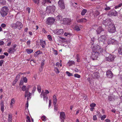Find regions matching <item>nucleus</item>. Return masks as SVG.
<instances>
[{
	"mask_svg": "<svg viewBox=\"0 0 122 122\" xmlns=\"http://www.w3.org/2000/svg\"><path fill=\"white\" fill-rule=\"evenodd\" d=\"M55 9V7L54 6H49L46 7V11L49 13H52L54 12Z\"/></svg>",
	"mask_w": 122,
	"mask_h": 122,
	"instance_id": "obj_6",
	"label": "nucleus"
},
{
	"mask_svg": "<svg viewBox=\"0 0 122 122\" xmlns=\"http://www.w3.org/2000/svg\"><path fill=\"white\" fill-rule=\"evenodd\" d=\"M36 86H34L33 87V89L32 92V94L34 93L35 92V91H36Z\"/></svg>",
	"mask_w": 122,
	"mask_h": 122,
	"instance_id": "obj_43",
	"label": "nucleus"
},
{
	"mask_svg": "<svg viewBox=\"0 0 122 122\" xmlns=\"http://www.w3.org/2000/svg\"><path fill=\"white\" fill-rule=\"evenodd\" d=\"M46 3L45 0H43L42 2V4L43 5H44Z\"/></svg>",
	"mask_w": 122,
	"mask_h": 122,
	"instance_id": "obj_60",
	"label": "nucleus"
},
{
	"mask_svg": "<svg viewBox=\"0 0 122 122\" xmlns=\"http://www.w3.org/2000/svg\"><path fill=\"white\" fill-rule=\"evenodd\" d=\"M40 45L42 48H44L45 47L46 45L45 41H44L43 40H40Z\"/></svg>",
	"mask_w": 122,
	"mask_h": 122,
	"instance_id": "obj_17",
	"label": "nucleus"
},
{
	"mask_svg": "<svg viewBox=\"0 0 122 122\" xmlns=\"http://www.w3.org/2000/svg\"><path fill=\"white\" fill-rule=\"evenodd\" d=\"M12 119V116L11 114H9V115L8 118V122H11Z\"/></svg>",
	"mask_w": 122,
	"mask_h": 122,
	"instance_id": "obj_27",
	"label": "nucleus"
},
{
	"mask_svg": "<svg viewBox=\"0 0 122 122\" xmlns=\"http://www.w3.org/2000/svg\"><path fill=\"white\" fill-rule=\"evenodd\" d=\"M87 19L85 18H82L78 20H77L78 22H86L87 21Z\"/></svg>",
	"mask_w": 122,
	"mask_h": 122,
	"instance_id": "obj_22",
	"label": "nucleus"
},
{
	"mask_svg": "<svg viewBox=\"0 0 122 122\" xmlns=\"http://www.w3.org/2000/svg\"><path fill=\"white\" fill-rule=\"evenodd\" d=\"M108 31L110 33H114L116 31V28L113 24L109 26Z\"/></svg>",
	"mask_w": 122,
	"mask_h": 122,
	"instance_id": "obj_4",
	"label": "nucleus"
},
{
	"mask_svg": "<svg viewBox=\"0 0 122 122\" xmlns=\"http://www.w3.org/2000/svg\"><path fill=\"white\" fill-rule=\"evenodd\" d=\"M112 21L110 19H107L105 20H104L103 21V24L106 26H109L113 24Z\"/></svg>",
	"mask_w": 122,
	"mask_h": 122,
	"instance_id": "obj_5",
	"label": "nucleus"
},
{
	"mask_svg": "<svg viewBox=\"0 0 122 122\" xmlns=\"http://www.w3.org/2000/svg\"><path fill=\"white\" fill-rule=\"evenodd\" d=\"M15 50L14 48H10L9 49V52L12 53L15 51Z\"/></svg>",
	"mask_w": 122,
	"mask_h": 122,
	"instance_id": "obj_31",
	"label": "nucleus"
},
{
	"mask_svg": "<svg viewBox=\"0 0 122 122\" xmlns=\"http://www.w3.org/2000/svg\"><path fill=\"white\" fill-rule=\"evenodd\" d=\"M64 32L63 29H60L59 30L57 29L54 31V32L55 34L59 35L63 34Z\"/></svg>",
	"mask_w": 122,
	"mask_h": 122,
	"instance_id": "obj_10",
	"label": "nucleus"
},
{
	"mask_svg": "<svg viewBox=\"0 0 122 122\" xmlns=\"http://www.w3.org/2000/svg\"><path fill=\"white\" fill-rule=\"evenodd\" d=\"M27 53L28 54H30L33 51V50L32 49H27L26 50Z\"/></svg>",
	"mask_w": 122,
	"mask_h": 122,
	"instance_id": "obj_29",
	"label": "nucleus"
},
{
	"mask_svg": "<svg viewBox=\"0 0 122 122\" xmlns=\"http://www.w3.org/2000/svg\"><path fill=\"white\" fill-rule=\"evenodd\" d=\"M55 19L53 18L49 17L47 18L46 22L48 25H50L55 22Z\"/></svg>",
	"mask_w": 122,
	"mask_h": 122,
	"instance_id": "obj_9",
	"label": "nucleus"
},
{
	"mask_svg": "<svg viewBox=\"0 0 122 122\" xmlns=\"http://www.w3.org/2000/svg\"><path fill=\"white\" fill-rule=\"evenodd\" d=\"M93 50H95L97 51H99V49H101L100 47L98 46L97 45L94 46L93 48Z\"/></svg>",
	"mask_w": 122,
	"mask_h": 122,
	"instance_id": "obj_18",
	"label": "nucleus"
},
{
	"mask_svg": "<svg viewBox=\"0 0 122 122\" xmlns=\"http://www.w3.org/2000/svg\"><path fill=\"white\" fill-rule=\"evenodd\" d=\"M30 8L29 7H28L27 8L26 10L28 11V13H29L30 12Z\"/></svg>",
	"mask_w": 122,
	"mask_h": 122,
	"instance_id": "obj_55",
	"label": "nucleus"
},
{
	"mask_svg": "<svg viewBox=\"0 0 122 122\" xmlns=\"http://www.w3.org/2000/svg\"><path fill=\"white\" fill-rule=\"evenodd\" d=\"M34 1L35 3L37 4L39 3V0H34Z\"/></svg>",
	"mask_w": 122,
	"mask_h": 122,
	"instance_id": "obj_56",
	"label": "nucleus"
},
{
	"mask_svg": "<svg viewBox=\"0 0 122 122\" xmlns=\"http://www.w3.org/2000/svg\"><path fill=\"white\" fill-rule=\"evenodd\" d=\"M87 12V10H86L85 9H83L81 12V15H84Z\"/></svg>",
	"mask_w": 122,
	"mask_h": 122,
	"instance_id": "obj_28",
	"label": "nucleus"
},
{
	"mask_svg": "<svg viewBox=\"0 0 122 122\" xmlns=\"http://www.w3.org/2000/svg\"><path fill=\"white\" fill-rule=\"evenodd\" d=\"M37 88L38 92L39 93L40 92H41V88L40 86L39 85H38L37 86Z\"/></svg>",
	"mask_w": 122,
	"mask_h": 122,
	"instance_id": "obj_35",
	"label": "nucleus"
},
{
	"mask_svg": "<svg viewBox=\"0 0 122 122\" xmlns=\"http://www.w3.org/2000/svg\"><path fill=\"white\" fill-rule=\"evenodd\" d=\"M63 23L64 24H69L71 22V20L70 19L66 18L63 19Z\"/></svg>",
	"mask_w": 122,
	"mask_h": 122,
	"instance_id": "obj_15",
	"label": "nucleus"
},
{
	"mask_svg": "<svg viewBox=\"0 0 122 122\" xmlns=\"http://www.w3.org/2000/svg\"><path fill=\"white\" fill-rule=\"evenodd\" d=\"M96 104L94 103H92L90 104V106L91 107H95Z\"/></svg>",
	"mask_w": 122,
	"mask_h": 122,
	"instance_id": "obj_44",
	"label": "nucleus"
},
{
	"mask_svg": "<svg viewBox=\"0 0 122 122\" xmlns=\"http://www.w3.org/2000/svg\"><path fill=\"white\" fill-rule=\"evenodd\" d=\"M72 5L75 8H76L77 7L78 5L77 4V3H75L74 4L73 3L72 4Z\"/></svg>",
	"mask_w": 122,
	"mask_h": 122,
	"instance_id": "obj_45",
	"label": "nucleus"
},
{
	"mask_svg": "<svg viewBox=\"0 0 122 122\" xmlns=\"http://www.w3.org/2000/svg\"><path fill=\"white\" fill-rule=\"evenodd\" d=\"M118 54L122 55V46H120L118 49Z\"/></svg>",
	"mask_w": 122,
	"mask_h": 122,
	"instance_id": "obj_19",
	"label": "nucleus"
},
{
	"mask_svg": "<svg viewBox=\"0 0 122 122\" xmlns=\"http://www.w3.org/2000/svg\"><path fill=\"white\" fill-rule=\"evenodd\" d=\"M66 73L68 76H73L72 74L70 73L69 71H66Z\"/></svg>",
	"mask_w": 122,
	"mask_h": 122,
	"instance_id": "obj_36",
	"label": "nucleus"
},
{
	"mask_svg": "<svg viewBox=\"0 0 122 122\" xmlns=\"http://www.w3.org/2000/svg\"><path fill=\"white\" fill-rule=\"evenodd\" d=\"M103 30H102V28L101 27H99L96 30L97 34H100L101 32H102Z\"/></svg>",
	"mask_w": 122,
	"mask_h": 122,
	"instance_id": "obj_23",
	"label": "nucleus"
},
{
	"mask_svg": "<svg viewBox=\"0 0 122 122\" xmlns=\"http://www.w3.org/2000/svg\"><path fill=\"white\" fill-rule=\"evenodd\" d=\"M62 16L61 15H59L57 16V19L60 20H62Z\"/></svg>",
	"mask_w": 122,
	"mask_h": 122,
	"instance_id": "obj_30",
	"label": "nucleus"
},
{
	"mask_svg": "<svg viewBox=\"0 0 122 122\" xmlns=\"http://www.w3.org/2000/svg\"><path fill=\"white\" fill-rule=\"evenodd\" d=\"M4 44V42L2 41H0V46L3 45Z\"/></svg>",
	"mask_w": 122,
	"mask_h": 122,
	"instance_id": "obj_61",
	"label": "nucleus"
},
{
	"mask_svg": "<svg viewBox=\"0 0 122 122\" xmlns=\"http://www.w3.org/2000/svg\"><path fill=\"white\" fill-rule=\"evenodd\" d=\"M47 37L50 41H51L52 40V38L51 36L50 35H48Z\"/></svg>",
	"mask_w": 122,
	"mask_h": 122,
	"instance_id": "obj_49",
	"label": "nucleus"
},
{
	"mask_svg": "<svg viewBox=\"0 0 122 122\" xmlns=\"http://www.w3.org/2000/svg\"><path fill=\"white\" fill-rule=\"evenodd\" d=\"M58 3L59 7L61 9H63L65 8V4L63 0H59Z\"/></svg>",
	"mask_w": 122,
	"mask_h": 122,
	"instance_id": "obj_8",
	"label": "nucleus"
},
{
	"mask_svg": "<svg viewBox=\"0 0 122 122\" xmlns=\"http://www.w3.org/2000/svg\"><path fill=\"white\" fill-rule=\"evenodd\" d=\"M53 51L54 52V54L55 55H57L58 54V53L57 51L56 50H55V49H53Z\"/></svg>",
	"mask_w": 122,
	"mask_h": 122,
	"instance_id": "obj_52",
	"label": "nucleus"
},
{
	"mask_svg": "<svg viewBox=\"0 0 122 122\" xmlns=\"http://www.w3.org/2000/svg\"><path fill=\"white\" fill-rule=\"evenodd\" d=\"M44 60H43L42 61L41 63V68L40 69V70L42 71L43 67L44 66Z\"/></svg>",
	"mask_w": 122,
	"mask_h": 122,
	"instance_id": "obj_26",
	"label": "nucleus"
},
{
	"mask_svg": "<svg viewBox=\"0 0 122 122\" xmlns=\"http://www.w3.org/2000/svg\"><path fill=\"white\" fill-rule=\"evenodd\" d=\"M21 73H19L18 74V75L16 76L15 79H17V80H18L20 78V76L21 75Z\"/></svg>",
	"mask_w": 122,
	"mask_h": 122,
	"instance_id": "obj_40",
	"label": "nucleus"
},
{
	"mask_svg": "<svg viewBox=\"0 0 122 122\" xmlns=\"http://www.w3.org/2000/svg\"><path fill=\"white\" fill-rule=\"evenodd\" d=\"M116 56L113 54H110L108 57H107L106 60L109 62H113Z\"/></svg>",
	"mask_w": 122,
	"mask_h": 122,
	"instance_id": "obj_7",
	"label": "nucleus"
},
{
	"mask_svg": "<svg viewBox=\"0 0 122 122\" xmlns=\"http://www.w3.org/2000/svg\"><path fill=\"white\" fill-rule=\"evenodd\" d=\"M26 89V87L25 86H23L22 87V90L23 91H25Z\"/></svg>",
	"mask_w": 122,
	"mask_h": 122,
	"instance_id": "obj_42",
	"label": "nucleus"
},
{
	"mask_svg": "<svg viewBox=\"0 0 122 122\" xmlns=\"http://www.w3.org/2000/svg\"><path fill=\"white\" fill-rule=\"evenodd\" d=\"M92 76L93 77L94 79L98 77L99 76L97 72H94L92 74Z\"/></svg>",
	"mask_w": 122,
	"mask_h": 122,
	"instance_id": "obj_20",
	"label": "nucleus"
},
{
	"mask_svg": "<svg viewBox=\"0 0 122 122\" xmlns=\"http://www.w3.org/2000/svg\"><path fill=\"white\" fill-rule=\"evenodd\" d=\"M106 75L107 77L109 78H112L113 76V75L112 72L109 70L106 72Z\"/></svg>",
	"mask_w": 122,
	"mask_h": 122,
	"instance_id": "obj_13",
	"label": "nucleus"
},
{
	"mask_svg": "<svg viewBox=\"0 0 122 122\" xmlns=\"http://www.w3.org/2000/svg\"><path fill=\"white\" fill-rule=\"evenodd\" d=\"M22 78L23 79V81L24 82L26 83L27 82V79L26 77H24L23 76L22 77Z\"/></svg>",
	"mask_w": 122,
	"mask_h": 122,
	"instance_id": "obj_34",
	"label": "nucleus"
},
{
	"mask_svg": "<svg viewBox=\"0 0 122 122\" xmlns=\"http://www.w3.org/2000/svg\"><path fill=\"white\" fill-rule=\"evenodd\" d=\"M74 76L75 77H76L78 78H80L81 77V76L80 75L77 74H76L74 75Z\"/></svg>",
	"mask_w": 122,
	"mask_h": 122,
	"instance_id": "obj_39",
	"label": "nucleus"
},
{
	"mask_svg": "<svg viewBox=\"0 0 122 122\" xmlns=\"http://www.w3.org/2000/svg\"><path fill=\"white\" fill-rule=\"evenodd\" d=\"M15 102V99L14 98H12L11 100V103L10 104L11 105L12 104H14Z\"/></svg>",
	"mask_w": 122,
	"mask_h": 122,
	"instance_id": "obj_48",
	"label": "nucleus"
},
{
	"mask_svg": "<svg viewBox=\"0 0 122 122\" xmlns=\"http://www.w3.org/2000/svg\"><path fill=\"white\" fill-rule=\"evenodd\" d=\"M75 64V62L73 61H69L67 63V64L69 66H70L73 65H74Z\"/></svg>",
	"mask_w": 122,
	"mask_h": 122,
	"instance_id": "obj_25",
	"label": "nucleus"
},
{
	"mask_svg": "<svg viewBox=\"0 0 122 122\" xmlns=\"http://www.w3.org/2000/svg\"><path fill=\"white\" fill-rule=\"evenodd\" d=\"M54 70L55 71V72L57 73H58L59 72V69L56 67L54 68Z\"/></svg>",
	"mask_w": 122,
	"mask_h": 122,
	"instance_id": "obj_37",
	"label": "nucleus"
},
{
	"mask_svg": "<svg viewBox=\"0 0 122 122\" xmlns=\"http://www.w3.org/2000/svg\"><path fill=\"white\" fill-rule=\"evenodd\" d=\"M1 27L3 28H4L6 26V25L5 24L2 23L1 24Z\"/></svg>",
	"mask_w": 122,
	"mask_h": 122,
	"instance_id": "obj_51",
	"label": "nucleus"
},
{
	"mask_svg": "<svg viewBox=\"0 0 122 122\" xmlns=\"http://www.w3.org/2000/svg\"><path fill=\"white\" fill-rule=\"evenodd\" d=\"M9 10L7 7L4 6L2 7L0 12L2 16L4 17L9 12Z\"/></svg>",
	"mask_w": 122,
	"mask_h": 122,
	"instance_id": "obj_2",
	"label": "nucleus"
},
{
	"mask_svg": "<svg viewBox=\"0 0 122 122\" xmlns=\"http://www.w3.org/2000/svg\"><path fill=\"white\" fill-rule=\"evenodd\" d=\"M3 101H1L0 103V105L1 107V110L3 112H4V107L3 104Z\"/></svg>",
	"mask_w": 122,
	"mask_h": 122,
	"instance_id": "obj_24",
	"label": "nucleus"
},
{
	"mask_svg": "<svg viewBox=\"0 0 122 122\" xmlns=\"http://www.w3.org/2000/svg\"><path fill=\"white\" fill-rule=\"evenodd\" d=\"M75 29L77 31H79L80 30V29L79 28V27L78 26L75 27Z\"/></svg>",
	"mask_w": 122,
	"mask_h": 122,
	"instance_id": "obj_54",
	"label": "nucleus"
},
{
	"mask_svg": "<svg viewBox=\"0 0 122 122\" xmlns=\"http://www.w3.org/2000/svg\"><path fill=\"white\" fill-rule=\"evenodd\" d=\"M117 15V12L115 10H111L108 13V15L109 16H111L113 15L116 16Z\"/></svg>",
	"mask_w": 122,
	"mask_h": 122,
	"instance_id": "obj_12",
	"label": "nucleus"
},
{
	"mask_svg": "<svg viewBox=\"0 0 122 122\" xmlns=\"http://www.w3.org/2000/svg\"><path fill=\"white\" fill-rule=\"evenodd\" d=\"M57 107H56V105H54V110L55 111H57Z\"/></svg>",
	"mask_w": 122,
	"mask_h": 122,
	"instance_id": "obj_58",
	"label": "nucleus"
},
{
	"mask_svg": "<svg viewBox=\"0 0 122 122\" xmlns=\"http://www.w3.org/2000/svg\"><path fill=\"white\" fill-rule=\"evenodd\" d=\"M5 57V56L4 55L0 56V59L4 58Z\"/></svg>",
	"mask_w": 122,
	"mask_h": 122,
	"instance_id": "obj_62",
	"label": "nucleus"
},
{
	"mask_svg": "<svg viewBox=\"0 0 122 122\" xmlns=\"http://www.w3.org/2000/svg\"><path fill=\"white\" fill-rule=\"evenodd\" d=\"M106 117V116L105 115H104L101 117V120H104V119Z\"/></svg>",
	"mask_w": 122,
	"mask_h": 122,
	"instance_id": "obj_47",
	"label": "nucleus"
},
{
	"mask_svg": "<svg viewBox=\"0 0 122 122\" xmlns=\"http://www.w3.org/2000/svg\"><path fill=\"white\" fill-rule=\"evenodd\" d=\"M47 3H51V2L50 0H45Z\"/></svg>",
	"mask_w": 122,
	"mask_h": 122,
	"instance_id": "obj_63",
	"label": "nucleus"
},
{
	"mask_svg": "<svg viewBox=\"0 0 122 122\" xmlns=\"http://www.w3.org/2000/svg\"><path fill=\"white\" fill-rule=\"evenodd\" d=\"M53 104L54 105H56V104L57 102V99L55 95H54L53 96Z\"/></svg>",
	"mask_w": 122,
	"mask_h": 122,
	"instance_id": "obj_21",
	"label": "nucleus"
},
{
	"mask_svg": "<svg viewBox=\"0 0 122 122\" xmlns=\"http://www.w3.org/2000/svg\"><path fill=\"white\" fill-rule=\"evenodd\" d=\"M118 42L116 40L112 38L109 39L107 41V43L108 44H115V43H117Z\"/></svg>",
	"mask_w": 122,
	"mask_h": 122,
	"instance_id": "obj_14",
	"label": "nucleus"
},
{
	"mask_svg": "<svg viewBox=\"0 0 122 122\" xmlns=\"http://www.w3.org/2000/svg\"><path fill=\"white\" fill-rule=\"evenodd\" d=\"M99 53L96 51H93L92 52L91 58L93 60L97 59L99 55Z\"/></svg>",
	"mask_w": 122,
	"mask_h": 122,
	"instance_id": "obj_3",
	"label": "nucleus"
},
{
	"mask_svg": "<svg viewBox=\"0 0 122 122\" xmlns=\"http://www.w3.org/2000/svg\"><path fill=\"white\" fill-rule=\"evenodd\" d=\"M94 15L97 16L100 15V13L98 11H96L94 13Z\"/></svg>",
	"mask_w": 122,
	"mask_h": 122,
	"instance_id": "obj_32",
	"label": "nucleus"
},
{
	"mask_svg": "<svg viewBox=\"0 0 122 122\" xmlns=\"http://www.w3.org/2000/svg\"><path fill=\"white\" fill-rule=\"evenodd\" d=\"M66 117L65 114L64 112H61L60 113V119H65Z\"/></svg>",
	"mask_w": 122,
	"mask_h": 122,
	"instance_id": "obj_16",
	"label": "nucleus"
},
{
	"mask_svg": "<svg viewBox=\"0 0 122 122\" xmlns=\"http://www.w3.org/2000/svg\"><path fill=\"white\" fill-rule=\"evenodd\" d=\"M42 31L44 33H47V32L45 30V29H44V28H43L42 30Z\"/></svg>",
	"mask_w": 122,
	"mask_h": 122,
	"instance_id": "obj_64",
	"label": "nucleus"
},
{
	"mask_svg": "<svg viewBox=\"0 0 122 122\" xmlns=\"http://www.w3.org/2000/svg\"><path fill=\"white\" fill-rule=\"evenodd\" d=\"M111 8L109 7H107L105 8L104 10H110Z\"/></svg>",
	"mask_w": 122,
	"mask_h": 122,
	"instance_id": "obj_53",
	"label": "nucleus"
},
{
	"mask_svg": "<svg viewBox=\"0 0 122 122\" xmlns=\"http://www.w3.org/2000/svg\"><path fill=\"white\" fill-rule=\"evenodd\" d=\"M6 2L5 0H0V4L1 5H4L6 4Z\"/></svg>",
	"mask_w": 122,
	"mask_h": 122,
	"instance_id": "obj_33",
	"label": "nucleus"
},
{
	"mask_svg": "<svg viewBox=\"0 0 122 122\" xmlns=\"http://www.w3.org/2000/svg\"><path fill=\"white\" fill-rule=\"evenodd\" d=\"M18 80H17V79H15V80L13 81V83H12V85H14L16 83V82H17Z\"/></svg>",
	"mask_w": 122,
	"mask_h": 122,
	"instance_id": "obj_46",
	"label": "nucleus"
},
{
	"mask_svg": "<svg viewBox=\"0 0 122 122\" xmlns=\"http://www.w3.org/2000/svg\"><path fill=\"white\" fill-rule=\"evenodd\" d=\"M4 60H1L0 61V66H1L2 64L4 62Z\"/></svg>",
	"mask_w": 122,
	"mask_h": 122,
	"instance_id": "obj_50",
	"label": "nucleus"
},
{
	"mask_svg": "<svg viewBox=\"0 0 122 122\" xmlns=\"http://www.w3.org/2000/svg\"><path fill=\"white\" fill-rule=\"evenodd\" d=\"M41 118L42 120L44 121H45L46 120V117L44 116H43L41 117Z\"/></svg>",
	"mask_w": 122,
	"mask_h": 122,
	"instance_id": "obj_41",
	"label": "nucleus"
},
{
	"mask_svg": "<svg viewBox=\"0 0 122 122\" xmlns=\"http://www.w3.org/2000/svg\"><path fill=\"white\" fill-rule=\"evenodd\" d=\"M93 120H97V118L96 115H94L93 117Z\"/></svg>",
	"mask_w": 122,
	"mask_h": 122,
	"instance_id": "obj_59",
	"label": "nucleus"
},
{
	"mask_svg": "<svg viewBox=\"0 0 122 122\" xmlns=\"http://www.w3.org/2000/svg\"><path fill=\"white\" fill-rule=\"evenodd\" d=\"M24 83V81H23L21 80L20 82V85H23Z\"/></svg>",
	"mask_w": 122,
	"mask_h": 122,
	"instance_id": "obj_57",
	"label": "nucleus"
},
{
	"mask_svg": "<svg viewBox=\"0 0 122 122\" xmlns=\"http://www.w3.org/2000/svg\"><path fill=\"white\" fill-rule=\"evenodd\" d=\"M106 37L105 35H102L98 38V40L99 42H104L106 40Z\"/></svg>",
	"mask_w": 122,
	"mask_h": 122,
	"instance_id": "obj_11",
	"label": "nucleus"
},
{
	"mask_svg": "<svg viewBox=\"0 0 122 122\" xmlns=\"http://www.w3.org/2000/svg\"><path fill=\"white\" fill-rule=\"evenodd\" d=\"M31 94V93H29V94H28L27 95V99L28 101L29 100V99H30L31 98V97H30Z\"/></svg>",
	"mask_w": 122,
	"mask_h": 122,
	"instance_id": "obj_38",
	"label": "nucleus"
},
{
	"mask_svg": "<svg viewBox=\"0 0 122 122\" xmlns=\"http://www.w3.org/2000/svg\"><path fill=\"white\" fill-rule=\"evenodd\" d=\"M10 26L12 28L14 29L17 28L19 30L21 29L23 26L21 23L18 21H17L15 23H12Z\"/></svg>",
	"mask_w": 122,
	"mask_h": 122,
	"instance_id": "obj_1",
	"label": "nucleus"
}]
</instances>
